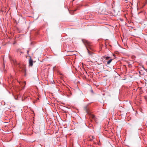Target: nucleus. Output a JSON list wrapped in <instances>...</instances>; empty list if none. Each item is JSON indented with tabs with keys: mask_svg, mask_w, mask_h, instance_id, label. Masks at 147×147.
Returning a JSON list of instances; mask_svg holds the SVG:
<instances>
[{
	"mask_svg": "<svg viewBox=\"0 0 147 147\" xmlns=\"http://www.w3.org/2000/svg\"><path fill=\"white\" fill-rule=\"evenodd\" d=\"M47 81H48V83L47 84H49V82L48 81H49V82H50V84L51 83L52 84H54V83H55L54 80H53V76L52 75L51 77L50 81V80H47Z\"/></svg>",
	"mask_w": 147,
	"mask_h": 147,
	"instance_id": "obj_1",
	"label": "nucleus"
},
{
	"mask_svg": "<svg viewBox=\"0 0 147 147\" xmlns=\"http://www.w3.org/2000/svg\"><path fill=\"white\" fill-rule=\"evenodd\" d=\"M30 58L29 60V66H32L33 65V61L31 58V57L30 56Z\"/></svg>",
	"mask_w": 147,
	"mask_h": 147,
	"instance_id": "obj_2",
	"label": "nucleus"
},
{
	"mask_svg": "<svg viewBox=\"0 0 147 147\" xmlns=\"http://www.w3.org/2000/svg\"><path fill=\"white\" fill-rule=\"evenodd\" d=\"M82 41L84 43V44H85V45H89V43L88 41L85 40H84V39H82Z\"/></svg>",
	"mask_w": 147,
	"mask_h": 147,
	"instance_id": "obj_3",
	"label": "nucleus"
},
{
	"mask_svg": "<svg viewBox=\"0 0 147 147\" xmlns=\"http://www.w3.org/2000/svg\"><path fill=\"white\" fill-rule=\"evenodd\" d=\"M51 134L52 133L51 132L50 129L49 128L47 129V134Z\"/></svg>",
	"mask_w": 147,
	"mask_h": 147,
	"instance_id": "obj_4",
	"label": "nucleus"
},
{
	"mask_svg": "<svg viewBox=\"0 0 147 147\" xmlns=\"http://www.w3.org/2000/svg\"><path fill=\"white\" fill-rule=\"evenodd\" d=\"M102 57L105 58V59L106 60H107L109 59L110 58V57H108V56H102Z\"/></svg>",
	"mask_w": 147,
	"mask_h": 147,
	"instance_id": "obj_5",
	"label": "nucleus"
},
{
	"mask_svg": "<svg viewBox=\"0 0 147 147\" xmlns=\"http://www.w3.org/2000/svg\"><path fill=\"white\" fill-rule=\"evenodd\" d=\"M87 49L88 51V53L89 54V55H92V53L91 52L89 51L88 48H87Z\"/></svg>",
	"mask_w": 147,
	"mask_h": 147,
	"instance_id": "obj_6",
	"label": "nucleus"
},
{
	"mask_svg": "<svg viewBox=\"0 0 147 147\" xmlns=\"http://www.w3.org/2000/svg\"><path fill=\"white\" fill-rule=\"evenodd\" d=\"M112 60H113L112 59H110L108 61H107V64L108 65L111 62V61H112Z\"/></svg>",
	"mask_w": 147,
	"mask_h": 147,
	"instance_id": "obj_7",
	"label": "nucleus"
},
{
	"mask_svg": "<svg viewBox=\"0 0 147 147\" xmlns=\"http://www.w3.org/2000/svg\"><path fill=\"white\" fill-rule=\"evenodd\" d=\"M91 117L92 118L94 119L95 120V119H96V117H95V116L93 115H92V116H91Z\"/></svg>",
	"mask_w": 147,
	"mask_h": 147,
	"instance_id": "obj_8",
	"label": "nucleus"
},
{
	"mask_svg": "<svg viewBox=\"0 0 147 147\" xmlns=\"http://www.w3.org/2000/svg\"><path fill=\"white\" fill-rule=\"evenodd\" d=\"M85 109V111L86 112H87V113H88V112L87 111V109H86V108Z\"/></svg>",
	"mask_w": 147,
	"mask_h": 147,
	"instance_id": "obj_9",
	"label": "nucleus"
},
{
	"mask_svg": "<svg viewBox=\"0 0 147 147\" xmlns=\"http://www.w3.org/2000/svg\"><path fill=\"white\" fill-rule=\"evenodd\" d=\"M91 92L92 93H93V91L92 89H91Z\"/></svg>",
	"mask_w": 147,
	"mask_h": 147,
	"instance_id": "obj_10",
	"label": "nucleus"
},
{
	"mask_svg": "<svg viewBox=\"0 0 147 147\" xmlns=\"http://www.w3.org/2000/svg\"><path fill=\"white\" fill-rule=\"evenodd\" d=\"M13 62L15 64V63H16V62H15H15H14V61H13Z\"/></svg>",
	"mask_w": 147,
	"mask_h": 147,
	"instance_id": "obj_11",
	"label": "nucleus"
},
{
	"mask_svg": "<svg viewBox=\"0 0 147 147\" xmlns=\"http://www.w3.org/2000/svg\"><path fill=\"white\" fill-rule=\"evenodd\" d=\"M15 99L16 100H17L18 99V98H15Z\"/></svg>",
	"mask_w": 147,
	"mask_h": 147,
	"instance_id": "obj_12",
	"label": "nucleus"
},
{
	"mask_svg": "<svg viewBox=\"0 0 147 147\" xmlns=\"http://www.w3.org/2000/svg\"><path fill=\"white\" fill-rule=\"evenodd\" d=\"M20 54H21V53H23V52H21V51L20 52Z\"/></svg>",
	"mask_w": 147,
	"mask_h": 147,
	"instance_id": "obj_13",
	"label": "nucleus"
},
{
	"mask_svg": "<svg viewBox=\"0 0 147 147\" xmlns=\"http://www.w3.org/2000/svg\"><path fill=\"white\" fill-rule=\"evenodd\" d=\"M29 52V51H27V53H28Z\"/></svg>",
	"mask_w": 147,
	"mask_h": 147,
	"instance_id": "obj_14",
	"label": "nucleus"
},
{
	"mask_svg": "<svg viewBox=\"0 0 147 147\" xmlns=\"http://www.w3.org/2000/svg\"><path fill=\"white\" fill-rule=\"evenodd\" d=\"M24 83L25 84V82H24Z\"/></svg>",
	"mask_w": 147,
	"mask_h": 147,
	"instance_id": "obj_15",
	"label": "nucleus"
},
{
	"mask_svg": "<svg viewBox=\"0 0 147 147\" xmlns=\"http://www.w3.org/2000/svg\"><path fill=\"white\" fill-rule=\"evenodd\" d=\"M92 138H93V136H92Z\"/></svg>",
	"mask_w": 147,
	"mask_h": 147,
	"instance_id": "obj_16",
	"label": "nucleus"
}]
</instances>
